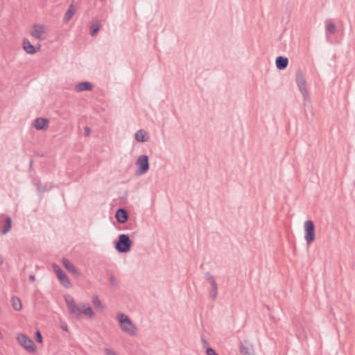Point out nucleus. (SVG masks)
<instances>
[{
  "instance_id": "dca6fc26",
  "label": "nucleus",
  "mask_w": 355,
  "mask_h": 355,
  "mask_svg": "<svg viewBox=\"0 0 355 355\" xmlns=\"http://www.w3.org/2000/svg\"><path fill=\"white\" fill-rule=\"evenodd\" d=\"M240 352L242 355H255L253 347L249 345H245L242 344L240 347Z\"/></svg>"
},
{
  "instance_id": "ddd939ff",
  "label": "nucleus",
  "mask_w": 355,
  "mask_h": 355,
  "mask_svg": "<svg viewBox=\"0 0 355 355\" xmlns=\"http://www.w3.org/2000/svg\"><path fill=\"white\" fill-rule=\"evenodd\" d=\"M117 221L120 223H125L128 219V211L124 209H119L115 214Z\"/></svg>"
},
{
  "instance_id": "1a4fd4ad",
  "label": "nucleus",
  "mask_w": 355,
  "mask_h": 355,
  "mask_svg": "<svg viewBox=\"0 0 355 355\" xmlns=\"http://www.w3.org/2000/svg\"><path fill=\"white\" fill-rule=\"evenodd\" d=\"M22 48L27 54H34L40 49L41 45L33 46L28 39L25 38L22 41Z\"/></svg>"
},
{
  "instance_id": "473e14b6",
  "label": "nucleus",
  "mask_w": 355,
  "mask_h": 355,
  "mask_svg": "<svg viewBox=\"0 0 355 355\" xmlns=\"http://www.w3.org/2000/svg\"><path fill=\"white\" fill-rule=\"evenodd\" d=\"M61 328H62V330L66 331L68 330V327H67V324H62L61 326Z\"/></svg>"
},
{
  "instance_id": "2eb2a0df",
  "label": "nucleus",
  "mask_w": 355,
  "mask_h": 355,
  "mask_svg": "<svg viewBox=\"0 0 355 355\" xmlns=\"http://www.w3.org/2000/svg\"><path fill=\"white\" fill-rule=\"evenodd\" d=\"M135 138L136 141L139 142H146L148 141L146 132L142 129L139 130L136 132L135 135Z\"/></svg>"
},
{
  "instance_id": "6e6552de",
  "label": "nucleus",
  "mask_w": 355,
  "mask_h": 355,
  "mask_svg": "<svg viewBox=\"0 0 355 355\" xmlns=\"http://www.w3.org/2000/svg\"><path fill=\"white\" fill-rule=\"evenodd\" d=\"M52 268L53 269V271L56 274V276L58 279H59L61 284L67 288L71 287V284L66 274L62 270V269L60 268V266L53 263L52 264Z\"/></svg>"
},
{
  "instance_id": "f704fd0d",
  "label": "nucleus",
  "mask_w": 355,
  "mask_h": 355,
  "mask_svg": "<svg viewBox=\"0 0 355 355\" xmlns=\"http://www.w3.org/2000/svg\"><path fill=\"white\" fill-rule=\"evenodd\" d=\"M38 189H40V191L41 192H43V191H44V190H45L44 188L40 187H38Z\"/></svg>"
},
{
  "instance_id": "cd10ccee",
  "label": "nucleus",
  "mask_w": 355,
  "mask_h": 355,
  "mask_svg": "<svg viewBox=\"0 0 355 355\" xmlns=\"http://www.w3.org/2000/svg\"><path fill=\"white\" fill-rule=\"evenodd\" d=\"M104 352L106 355H117L116 352H114L110 348H105Z\"/></svg>"
},
{
  "instance_id": "b1692460",
  "label": "nucleus",
  "mask_w": 355,
  "mask_h": 355,
  "mask_svg": "<svg viewBox=\"0 0 355 355\" xmlns=\"http://www.w3.org/2000/svg\"><path fill=\"white\" fill-rule=\"evenodd\" d=\"M205 275L206 279L210 283V284L212 282H215V279H214V276L209 272H207Z\"/></svg>"
},
{
  "instance_id": "20e7f679",
  "label": "nucleus",
  "mask_w": 355,
  "mask_h": 355,
  "mask_svg": "<svg viewBox=\"0 0 355 355\" xmlns=\"http://www.w3.org/2000/svg\"><path fill=\"white\" fill-rule=\"evenodd\" d=\"M132 242L128 235L122 234L119 236L115 243V248L120 253H125L130 250Z\"/></svg>"
},
{
  "instance_id": "423d86ee",
  "label": "nucleus",
  "mask_w": 355,
  "mask_h": 355,
  "mask_svg": "<svg viewBox=\"0 0 355 355\" xmlns=\"http://www.w3.org/2000/svg\"><path fill=\"white\" fill-rule=\"evenodd\" d=\"M18 343L28 352L33 353L36 349V346L32 339L24 334H19L17 336Z\"/></svg>"
},
{
  "instance_id": "bb28decb",
  "label": "nucleus",
  "mask_w": 355,
  "mask_h": 355,
  "mask_svg": "<svg viewBox=\"0 0 355 355\" xmlns=\"http://www.w3.org/2000/svg\"><path fill=\"white\" fill-rule=\"evenodd\" d=\"M206 352H207V355H218V354L216 352V351H215L214 349H212L211 347H208V348L207 349Z\"/></svg>"
},
{
  "instance_id": "a211bd4d",
  "label": "nucleus",
  "mask_w": 355,
  "mask_h": 355,
  "mask_svg": "<svg viewBox=\"0 0 355 355\" xmlns=\"http://www.w3.org/2000/svg\"><path fill=\"white\" fill-rule=\"evenodd\" d=\"M326 34H334L336 31V26L331 19H327L325 21Z\"/></svg>"
},
{
  "instance_id": "4be33fe9",
  "label": "nucleus",
  "mask_w": 355,
  "mask_h": 355,
  "mask_svg": "<svg viewBox=\"0 0 355 355\" xmlns=\"http://www.w3.org/2000/svg\"><path fill=\"white\" fill-rule=\"evenodd\" d=\"M92 303L96 308L103 309L102 302L97 295H94L92 297Z\"/></svg>"
},
{
  "instance_id": "6ab92c4d",
  "label": "nucleus",
  "mask_w": 355,
  "mask_h": 355,
  "mask_svg": "<svg viewBox=\"0 0 355 355\" xmlns=\"http://www.w3.org/2000/svg\"><path fill=\"white\" fill-rule=\"evenodd\" d=\"M11 304L12 308L16 311H20L22 308L21 301L17 296H13L11 298Z\"/></svg>"
},
{
  "instance_id": "4468645a",
  "label": "nucleus",
  "mask_w": 355,
  "mask_h": 355,
  "mask_svg": "<svg viewBox=\"0 0 355 355\" xmlns=\"http://www.w3.org/2000/svg\"><path fill=\"white\" fill-rule=\"evenodd\" d=\"M276 67L279 70L286 69L288 64V59L286 57L278 56L275 60Z\"/></svg>"
},
{
  "instance_id": "c756f323",
  "label": "nucleus",
  "mask_w": 355,
  "mask_h": 355,
  "mask_svg": "<svg viewBox=\"0 0 355 355\" xmlns=\"http://www.w3.org/2000/svg\"><path fill=\"white\" fill-rule=\"evenodd\" d=\"M91 130L89 127L86 126L84 128V133L85 136H89L90 135Z\"/></svg>"
},
{
  "instance_id": "412c9836",
  "label": "nucleus",
  "mask_w": 355,
  "mask_h": 355,
  "mask_svg": "<svg viewBox=\"0 0 355 355\" xmlns=\"http://www.w3.org/2000/svg\"><path fill=\"white\" fill-rule=\"evenodd\" d=\"M74 12H75L74 7L71 4L69 6L67 11L66 12V13L64 15V21L67 22L69 21L73 17Z\"/></svg>"
},
{
  "instance_id": "9b49d317",
  "label": "nucleus",
  "mask_w": 355,
  "mask_h": 355,
  "mask_svg": "<svg viewBox=\"0 0 355 355\" xmlns=\"http://www.w3.org/2000/svg\"><path fill=\"white\" fill-rule=\"evenodd\" d=\"M49 120L46 118H36L33 123V127L38 130H45L48 128Z\"/></svg>"
},
{
  "instance_id": "5701e85b",
  "label": "nucleus",
  "mask_w": 355,
  "mask_h": 355,
  "mask_svg": "<svg viewBox=\"0 0 355 355\" xmlns=\"http://www.w3.org/2000/svg\"><path fill=\"white\" fill-rule=\"evenodd\" d=\"M99 28H100V27H99V24L98 22L92 24V25L91 26V28H90L91 35L94 36L95 35H96Z\"/></svg>"
},
{
  "instance_id": "c85d7f7f",
  "label": "nucleus",
  "mask_w": 355,
  "mask_h": 355,
  "mask_svg": "<svg viewBox=\"0 0 355 355\" xmlns=\"http://www.w3.org/2000/svg\"><path fill=\"white\" fill-rule=\"evenodd\" d=\"M110 282L112 286H116L117 285V281H116V278L113 275L110 276Z\"/></svg>"
},
{
  "instance_id": "a878e982",
  "label": "nucleus",
  "mask_w": 355,
  "mask_h": 355,
  "mask_svg": "<svg viewBox=\"0 0 355 355\" xmlns=\"http://www.w3.org/2000/svg\"><path fill=\"white\" fill-rule=\"evenodd\" d=\"M217 295H218V290L212 289V291L209 293V297L214 300L216 298Z\"/></svg>"
},
{
  "instance_id": "0eeeda50",
  "label": "nucleus",
  "mask_w": 355,
  "mask_h": 355,
  "mask_svg": "<svg viewBox=\"0 0 355 355\" xmlns=\"http://www.w3.org/2000/svg\"><path fill=\"white\" fill-rule=\"evenodd\" d=\"M136 166L137 175H141L147 173L149 169L148 157L146 155H140L136 162Z\"/></svg>"
},
{
  "instance_id": "f3484780",
  "label": "nucleus",
  "mask_w": 355,
  "mask_h": 355,
  "mask_svg": "<svg viewBox=\"0 0 355 355\" xmlns=\"http://www.w3.org/2000/svg\"><path fill=\"white\" fill-rule=\"evenodd\" d=\"M78 92L90 91L92 89V85L89 82H82L76 86Z\"/></svg>"
},
{
  "instance_id": "393cba45",
  "label": "nucleus",
  "mask_w": 355,
  "mask_h": 355,
  "mask_svg": "<svg viewBox=\"0 0 355 355\" xmlns=\"http://www.w3.org/2000/svg\"><path fill=\"white\" fill-rule=\"evenodd\" d=\"M35 338H36L37 342H38V343L42 342V336L41 332L39 330H37L35 332Z\"/></svg>"
},
{
  "instance_id": "7ed1b4c3",
  "label": "nucleus",
  "mask_w": 355,
  "mask_h": 355,
  "mask_svg": "<svg viewBox=\"0 0 355 355\" xmlns=\"http://www.w3.org/2000/svg\"><path fill=\"white\" fill-rule=\"evenodd\" d=\"M296 83L304 98V105L311 104V97L306 89V82L304 78L303 73L300 70L296 72Z\"/></svg>"
},
{
  "instance_id": "39448f33",
  "label": "nucleus",
  "mask_w": 355,
  "mask_h": 355,
  "mask_svg": "<svg viewBox=\"0 0 355 355\" xmlns=\"http://www.w3.org/2000/svg\"><path fill=\"white\" fill-rule=\"evenodd\" d=\"M304 239L308 245L313 243L315 238V226L312 220H309L304 222Z\"/></svg>"
},
{
  "instance_id": "7c9ffc66",
  "label": "nucleus",
  "mask_w": 355,
  "mask_h": 355,
  "mask_svg": "<svg viewBox=\"0 0 355 355\" xmlns=\"http://www.w3.org/2000/svg\"><path fill=\"white\" fill-rule=\"evenodd\" d=\"M211 286L213 290H218V285H217L216 281L212 282L211 284Z\"/></svg>"
},
{
  "instance_id": "2f4dec72",
  "label": "nucleus",
  "mask_w": 355,
  "mask_h": 355,
  "mask_svg": "<svg viewBox=\"0 0 355 355\" xmlns=\"http://www.w3.org/2000/svg\"><path fill=\"white\" fill-rule=\"evenodd\" d=\"M28 279H29V280H30L31 282H34V281H35V275H31L29 276Z\"/></svg>"
},
{
  "instance_id": "72a5a7b5",
  "label": "nucleus",
  "mask_w": 355,
  "mask_h": 355,
  "mask_svg": "<svg viewBox=\"0 0 355 355\" xmlns=\"http://www.w3.org/2000/svg\"><path fill=\"white\" fill-rule=\"evenodd\" d=\"M3 258L2 257V256L0 255V265L3 264Z\"/></svg>"
},
{
  "instance_id": "f257e3e1",
  "label": "nucleus",
  "mask_w": 355,
  "mask_h": 355,
  "mask_svg": "<svg viewBox=\"0 0 355 355\" xmlns=\"http://www.w3.org/2000/svg\"><path fill=\"white\" fill-rule=\"evenodd\" d=\"M65 301L70 313L75 315L77 318H80L82 313H84L89 318L94 316V312L87 304H83L81 308H80L77 306L74 300L69 296L65 297Z\"/></svg>"
},
{
  "instance_id": "f03ea898",
  "label": "nucleus",
  "mask_w": 355,
  "mask_h": 355,
  "mask_svg": "<svg viewBox=\"0 0 355 355\" xmlns=\"http://www.w3.org/2000/svg\"><path fill=\"white\" fill-rule=\"evenodd\" d=\"M117 318L120 323V327L123 332L130 336L137 335V328L128 315L124 313H119L117 314Z\"/></svg>"
},
{
  "instance_id": "9d476101",
  "label": "nucleus",
  "mask_w": 355,
  "mask_h": 355,
  "mask_svg": "<svg viewBox=\"0 0 355 355\" xmlns=\"http://www.w3.org/2000/svg\"><path fill=\"white\" fill-rule=\"evenodd\" d=\"M45 33V26L41 24H35L33 28L31 35L37 40H43V34Z\"/></svg>"
},
{
  "instance_id": "f8f14e48",
  "label": "nucleus",
  "mask_w": 355,
  "mask_h": 355,
  "mask_svg": "<svg viewBox=\"0 0 355 355\" xmlns=\"http://www.w3.org/2000/svg\"><path fill=\"white\" fill-rule=\"evenodd\" d=\"M62 263L63 266L70 273H71L75 277H79L80 272L75 267V266L71 263L67 258L62 259Z\"/></svg>"
},
{
  "instance_id": "c9c22d12",
  "label": "nucleus",
  "mask_w": 355,
  "mask_h": 355,
  "mask_svg": "<svg viewBox=\"0 0 355 355\" xmlns=\"http://www.w3.org/2000/svg\"><path fill=\"white\" fill-rule=\"evenodd\" d=\"M32 164H33V161H32V160H31V161H30V166H31V165H32Z\"/></svg>"
},
{
  "instance_id": "aec40b11",
  "label": "nucleus",
  "mask_w": 355,
  "mask_h": 355,
  "mask_svg": "<svg viewBox=\"0 0 355 355\" xmlns=\"http://www.w3.org/2000/svg\"><path fill=\"white\" fill-rule=\"evenodd\" d=\"M12 227V220L10 216H7L5 221V225L2 230V234H7L11 229Z\"/></svg>"
}]
</instances>
